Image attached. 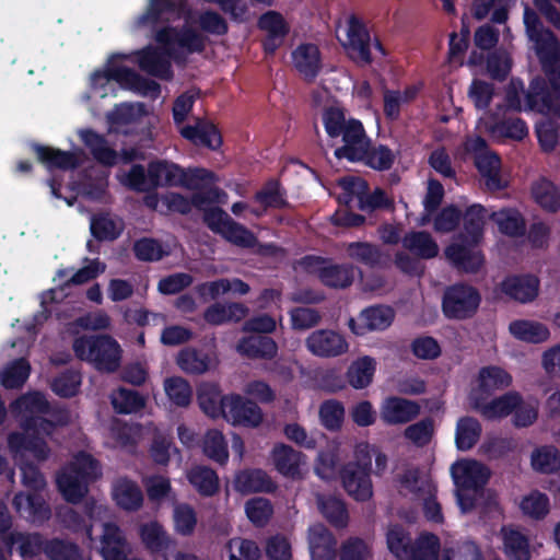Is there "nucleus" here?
I'll list each match as a JSON object with an SVG mask.
<instances>
[{"instance_id":"1","label":"nucleus","mask_w":560,"mask_h":560,"mask_svg":"<svg viewBox=\"0 0 560 560\" xmlns=\"http://www.w3.org/2000/svg\"><path fill=\"white\" fill-rule=\"evenodd\" d=\"M155 42L163 46V50L154 46H147L137 52L138 66L145 73L161 80L173 79L170 58L179 62L185 60L183 51L176 49V44L187 54H201L206 49L207 38L192 27L184 25L182 28L163 26L154 33Z\"/></svg>"},{"instance_id":"2","label":"nucleus","mask_w":560,"mask_h":560,"mask_svg":"<svg viewBox=\"0 0 560 560\" xmlns=\"http://www.w3.org/2000/svg\"><path fill=\"white\" fill-rule=\"evenodd\" d=\"M536 42L542 75L529 82L525 109L560 118V42L552 32L537 37Z\"/></svg>"},{"instance_id":"3","label":"nucleus","mask_w":560,"mask_h":560,"mask_svg":"<svg viewBox=\"0 0 560 560\" xmlns=\"http://www.w3.org/2000/svg\"><path fill=\"white\" fill-rule=\"evenodd\" d=\"M75 357L93 364L100 372H116L121 362V348L109 335H83L73 340Z\"/></svg>"},{"instance_id":"4","label":"nucleus","mask_w":560,"mask_h":560,"mask_svg":"<svg viewBox=\"0 0 560 560\" xmlns=\"http://www.w3.org/2000/svg\"><path fill=\"white\" fill-rule=\"evenodd\" d=\"M151 187H184L198 189L202 184L213 179V173L206 168L185 170L167 160H153L148 163Z\"/></svg>"},{"instance_id":"5","label":"nucleus","mask_w":560,"mask_h":560,"mask_svg":"<svg viewBox=\"0 0 560 560\" xmlns=\"http://www.w3.org/2000/svg\"><path fill=\"white\" fill-rule=\"evenodd\" d=\"M323 125L330 139L342 138L343 145L334 152L336 159H355L359 151L353 145L360 143L363 138V124L354 118L347 120L342 109L330 106L323 112Z\"/></svg>"},{"instance_id":"6","label":"nucleus","mask_w":560,"mask_h":560,"mask_svg":"<svg viewBox=\"0 0 560 560\" xmlns=\"http://www.w3.org/2000/svg\"><path fill=\"white\" fill-rule=\"evenodd\" d=\"M125 58L126 56L121 54L113 55L104 71L97 70L93 72V83L98 84L101 81H115L125 90L132 91L142 96H149L153 100L158 98L161 94V85L156 81L139 74L131 68L117 66L114 62L115 59L122 60Z\"/></svg>"},{"instance_id":"7","label":"nucleus","mask_w":560,"mask_h":560,"mask_svg":"<svg viewBox=\"0 0 560 560\" xmlns=\"http://www.w3.org/2000/svg\"><path fill=\"white\" fill-rule=\"evenodd\" d=\"M371 472L372 455L368 445L359 446L355 450V459L343 465L340 470L343 489L358 502H366L373 497Z\"/></svg>"},{"instance_id":"8","label":"nucleus","mask_w":560,"mask_h":560,"mask_svg":"<svg viewBox=\"0 0 560 560\" xmlns=\"http://www.w3.org/2000/svg\"><path fill=\"white\" fill-rule=\"evenodd\" d=\"M481 303L477 288L466 282H456L445 288L442 295V312L447 319L466 320L472 318Z\"/></svg>"},{"instance_id":"9","label":"nucleus","mask_w":560,"mask_h":560,"mask_svg":"<svg viewBox=\"0 0 560 560\" xmlns=\"http://www.w3.org/2000/svg\"><path fill=\"white\" fill-rule=\"evenodd\" d=\"M372 46L382 56H386L381 40L375 37L372 42L370 31L364 22L358 16L351 15L348 20L347 42L343 44L348 58L359 67L370 66L373 62Z\"/></svg>"},{"instance_id":"10","label":"nucleus","mask_w":560,"mask_h":560,"mask_svg":"<svg viewBox=\"0 0 560 560\" xmlns=\"http://www.w3.org/2000/svg\"><path fill=\"white\" fill-rule=\"evenodd\" d=\"M306 349L318 358H336L345 354L349 345L343 335L332 329H317L305 339Z\"/></svg>"},{"instance_id":"11","label":"nucleus","mask_w":560,"mask_h":560,"mask_svg":"<svg viewBox=\"0 0 560 560\" xmlns=\"http://www.w3.org/2000/svg\"><path fill=\"white\" fill-rule=\"evenodd\" d=\"M223 418L233 425L257 428L264 413L257 402L235 394L228 397Z\"/></svg>"},{"instance_id":"12","label":"nucleus","mask_w":560,"mask_h":560,"mask_svg":"<svg viewBox=\"0 0 560 560\" xmlns=\"http://www.w3.org/2000/svg\"><path fill=\"white\" fill-rule=\"evenodd\" d=\"M395 317V312L390 306L373 305L361 311L357 318H350L348 326L357 336H364L370 331L385 330L388 328Z\"/></svg>"},{"instance_id":"13","label":"nucleus","mask_w":560,"mask_h":560,"mask_svg":"<svg viewBox=\"0 0 560 560\" xmlns=\"http://www.w3.org/2000/svg\"><path fill=\"white\" fill-rule=\"evenodd\" d=\"M451 475L456 488L479 491L490 479L489 468L476 459L458 460L451 466Z\"/></svg>"},{"instance_id":"14","label":"nucleus","mask_w":560,"mask_h":560,"mask_svg":"<svg viewBox=\"0 0 560 560\" xmlns=\"http://www.w3.org/2000/svg\"><path fill=\"white\" fill-rule=\"evenodd\" d=\"M8 448L13 458L28 460L27 454H32L37 462H45L50 455L47 442L37 433L11 432L8 435Z\"/></svg>"},{"instance_id":"15","label":"nucleus","mask_w":560,"mask_h":560,"mask_svg":"<svg viewBox=\"0 0 560 560\" xmlns=\"http://www.w3.org/2000/svg\"><path fill=\"white\" fill-rule=\"evenodd\" d=\"M479 243L459 241L445 248V256L452 266L464 273H477L485 264V256L477 249Z\"/></svg>"},{"instance_id":"16","label":"nucleus","mask_w":560,"mask_h":560,"mask_svg":"<svg viewBox=\"0 0 560 560\" xmlns=\"http://www.w3.org/2000/svg\"><path fill=\"white\" fill-rule=\"evenodd\" d=\"M421 412V406L400 396L386 397L380 408L381 420L386 425L406 424L415 420Z\"/></svg>"},{"instance_id":"17","label":"nucleus","mask_w":560,"mask_h":560,"mask_svg":"<svg viewBox=\"0 0 560 560\" xmlns=\"http://www.w3.org/2000/svg\"><path fill=\"white\" fill-rule=\"evenodd\" d=\"M359 152L355 154V159H346L349 162H363L366 166L375 171H388L395 163L394 152L385 144H378L371 147V139L366 132H363V138L360 143L354 144Z\"/></svg>"},{"instance_id":"18","label":"nucleus","mask_w":560,"mask_h":560,"mask_svg":"<svg viewBox=\"0 0 560 560\" xmlns=\"http://www.w3.org/2000/svg\"><path fill=\"white\" fill-rule=\"evenodd\" d=\"M220 195H225L220 188L211 187L206 191L192 194L191 198L185 197L179 192H167L161 198V202L166 210L179 214H188L192 207L202 209V206L219 201Z\"/></svg>"},{"instance_id":"19","label":"nucleus","mask_w":560,"mask_h":560,"mask_svg":"<svg viewBox=\"0 0 560 560\" xmlns=\"http://www.w3.org/2000/svg\"><path fill=\"white\" fill-rule=\"evenodd\" d=\"M472 408L487 420L502 419L510 416L522 402V395L517 392H508L490 401L482 395L471 397Z\"/></svg>"},{"instance_id":"20","label":"nucleus","mask_w":560,"mask_h":560,"mask_svg":"<svg viewBox=\"0 0 560 560\" xmlns=\"http://www.w3.org/2000/svg\"><path fill=\"white\" fill-rule=\"evenodd\" d=\"M258 27L267 34L261 42L266 55H273L290 33V26L283 15L277 11H268L260 15Z\"/></svg>"},{"instance_id":"21","label":"nucleus","mask_w":560,"mask_h":560,"mask_svg":"<svg viewBox=\"0 0 560 560\" xmlns=\"http://www.w3.org/2000/svg\"><path fill=\"white\" fill-rule=\"evenodd\" d=\"M180 136L197 147L215 151L222 145L219 128L211 121L198 118L195 125H186L179 130Z\"/></svg>"},{"instance_id":"22","label":"nucleus","mask_w":560,"mask_h":560,"mask_svg":"<svg viewBox=\"0 0 560 560\" xmlns=\"http://www.w3.org/2000/svg\"><path fill=\"white\" fill-rule=\"evenodd\" d=\"M500 290L511 300L529 303L538 295L539 279L534 275L508 276L501 282Z\"/></svg>"},{"instance_id":"23","label":"nucleus","mask_w":560,"mask_h":560,"mask_svg":"<svg viewBox=\"0 0 560 560\" xmlns=\"http://www.w3.org/2000/svg\"><path fill=\"white\" fill-rule=\"evenodd\" d=\"M139 537L145 550L151 556L166 559L167 551L175 545L174 539L158 521L143 523L139 527Z\"/></svg>"},{"instance_id":"24","label":"nucleus","mask_w":560,"mask_h":560,"mask_svg":"<svg viewBox=\"0 0 560 560\" xmlns=\"http://www.w3.org/2000/svg\"><path fill=\"white\" fill-rule=\"evenodd\" d=\"M307 539L312 560H335L337 539L325 525L310 526Z\"/></svg>"},{"instance_id":"25","label":"nucleus","mask_w":560,"mask_h":560,"mask_svg":"<svg viewBox=\"0 0 560 560\" xmlns=\"http://www.w3.org/2000/svg\"><path fill=\"white\" fill-rule=\"evenodd\" d=\"M292 62L299 73L308 82L315 80L322 70V55L317 45L300 44L292 51Z\"/></svg>"},{"instance_id":"26","label":"nucleus","mask_w":560,"mask_h":560,"mask_svg":"<svg viewBox=\"0 0 560 560\" xmlns=\"http://www.w3.org/2000/svg\"><path fill=\"white\" fill-rule=\"evenodd\" d=\"M13 505L20 514H25V517L32 523L42 524L48 521L51 515L49 505L38 491L15 494Z\"/></svg>"},{"instance_id":"27","label":"nucleus","mask_w":560,"mask_h":560,"mask_svg":"<svg viewBox=\"0 0 560 560\" xmlns=\"http://www.w3.org/2000/svg\"><path fill=\"white\" fill-rule=\"evenodd\" d=\"M235 489L241 493H273L277 483L260 468L244 469L235 477Z\"/></svg>"},{"instance_id":"28","label":"nucleus","mask_w":560,"mask_h":560,"mask_svg":"<svg viewBox=\"0 0 560 560\" xmlns=\"http://www.w3.org/2000/svg\"><path fill=\"white\" fill-rule=\"evenodd\" d=\"M236 349L241 355L250 360H272L278 353L277 342L268 335L243 337Z\"/></svg>"},{"instance_id":"29","label":"nucleus","mask_w":560,"mask_h":560,"mask_svg":"<svg viewBox=\"0 0 560 560\" xmlns=\"http://www.w3.org/2000/svg\"><path fill=\"white\" fill-rule=\"evenodd\" d=\"M303 454L287 444H276L271 451V459L276 470L283 477L298 479L301 477Z\"/></svg>"},{"instance_id":"30","label":"nucleus","mask_w":560,"mask_h":560,"mask_svg":"<svg viewBox=\"0 0 560 560\" xmlns=\"http://www.w3.org/2000/svg\"><path fill=\"white\" fill-rule=\"evenodd\" d=\"M79 135L81 141L90 150L97 163L109 167L117 163V152L108 145L104 135L93 129H83Z\"/></svg>"},{"instance_id":"31","label":"nucleus","mask_w":560,"mask_h":560,"mask_svg":"<svg viewBox=\"0 0 560 560\" xmlns=\"http://www.w3.org/2000/svg\"><path fill=\"white\" fill-rule=\"evenodd\" d=\"M37 160L48 170H74L79 166V160L73 152L62 151L48 145L34 143L32 145Z\"/></svg>"},{"instance_id":"32","label":"nucleus","mask_w":560,"mask_h":560,"mask_svg":"<svg viewBox=\"0 0 560 560\" xmlns=\"http://www.w3.org/2000/svg\"><path fill=\"white\" fill-rule=\"evenodd\" d=\"M475 166L482 178L486 187L491 191H499L506 188V183L500 175L501 160L495 153H479L475 158Z\"/></svg>"},{"instance_id":"33","label":"nucleus","mask_w":560,"mask_h":560,"mask_svg":"<svg viewBox=\"0 0 560 560\" xmlns=\"http://www.w3.org/2000/svg\"><path fill=\"white\" fill-rule=\"evenodd\" d=\"M113 498L116 504L129 512L138 511L143 504V494L137 482L121 478L113 487Z\"/></svg>"},{"instance_id":"34","label":"nucleus","mask_w":560,"mask_h":560,"mask_svg":"<svg viewBox=\"0 0 560 560\" xmlns=\"http://www.w3.org/2000/svg\"><path fill=\"white\" fill-rule=\"evenodd\" d=\"M486 212L483 206L475 203L469 206L464 214L462 213L464 226L463 232L458 235V241L480 243L483 236Z\"/></svg>"},{"instance_id":"35","label":"nucleus","mask_w":560,"mask_h":560,"mask_svg":"<svg viewBox=\"0 0 560 560\" xmlns=\"http://www.w3.org/2000/svg\"><path fill=\"white\" fill-rule=\"evenodd\" d=\"M189 483L205 498L215 495L220 490V480L217 471L208 466L197 465L187 474Z\"/></svg>"},{"instance_id":"36","label":"nucleus","mask_w":560,"mask_h":560,"mask_svg":"<svg viewBox=\"0 0 560 560\" xmlns=\"http://www.w3.org/2000/svg\"><path fill=\"white\" fill-rule=\"evenodd\" d=\"M509 331L517 340L527 343H541L550 337V331L545 324L528 319L511 322Z\"/></svg>"},{"instance_id":"37","label":"nucleus","mask_w":560,"mask_h":560,"mask_svg":"<svg viewBox=\"0 0 560 560\" xmlns=\"http://www.w3.org/2000/svg\"><path fill=\"white\" fill-rule=\"evenodd\" d=\"M57 487L65 500L70 503H79L89 491V481L66 468L57 476Z\"/></svg>"},{"instance_id":"38","label":"nucleus","mask_w":560,"mask_h":560,"mask_svg":"<svg viewBox=\"0 0 560 560\" xmlns=\"http://www.w3.org/2000/svg\"><path fill=\"white\" fill-rule=\"evenodd\" d=\"M228 397L230 395L222 396L218 386L213 384H203L197 393L200 409L212 419L224 417Z\"/></svg>"},{"instance_id":"39","label":"nucleus","mask_w":560,"mask_h":560,"mask_svg":"<svg viewBox=\"0 0 560 560\" xmlns=\"http://www.w3.org/2000/svg\"><path fill=\"white\" fill-rule=\"evenodd\" d=\"M402 246L415 256L431 259L438 256L439 246L427 231H411L402 237Z\"/></svg>"},{"instance_id":"40","label":"nucleus","mask_w":560,"mask_h":560,"mask_svg":"<svg viewBox=\"0 0 560 560\" xmlns=\"http://www.w3.org/2000/svg\"><path fill=\"white\" fill-rule=\"evenodd\" d=\"M8 545L18 551L24 559H32L42 552L45 553L46 540L38 533H10L7 540Z\"/></svg>"},{"instance_id":"41","label":"nucleus","mask_w":560,"mask_h":560,"mask_svg":"<svg viewBox=\"0 0 560 560\" xmlns=\"http://www.w3.org/2000/svg\"><path fill=\"white\" fill-rule=\"evenodd\" d=\"M376 370V361L372 357L364 355L354 360L346 372L348 383L355 389L366 388L373 381Z\"/></svg>"},{"instance_id":"42","label":"nucleus","mask_w":560,"mask_h":560,"mask_svg":"<svg viewBox=\"0 0 560 560\" xmlns=\"http://www.w3.org/2000/svg\"><path fill=\"white\" fill-rule=\"evenodd\" d=\"M482 433L480 422L470 416L460 417L456 423L455 445L458 451L471 450L479 441Z\"/></svg>"},{"instance_id":"43","label":"nucleus","mask_w":560,"mask_h":560,"mask_svg":"<svg viewBox=\"0 0 560 560\" xmlns=\"http://www.w3.org/2000/svg\"><path fill=\"white\" fill-rule=\"evenodd\" d=\"M479 394L490 395L497 389H503L511 385L512 376L500 366H483L478 374Z\"/></svg>"},{"instance_id":"44","label":"nucleus","mask_w":560,"mask_h":560,"mask_svg":"<svg viewBox=\"0 0 560 560\" xmlns=\"http://www.w3.org/2000/svg\"><path fill=\"white\" fill-rule=\"evenodd\" d=\"M388 550L397 560H407L411 557L415 540L410 533L400 524L392 525L386 533Z\"/></svg>"},{"instance_id":"45","label":"nucleus","mask_w":560,"mask_h":560,"mask_svg":"<svg viewBox=\"0 0 560 560\" xmlns=\"http://www.w3.org/2000/svg\"><path fill=\"white\" fill-rule=\"evenodd\" d=\"M318 509L334 527L345 528L348 525L349 514L341 499L334 495H322L318 498Z\"/></svg>"},{"instance_id":"46","label":"nucleus","mask_w":560,"mask_h":560,"mask_svg":"<svg viewBox=\"0 0 560 560\" xmlns=\"http://www.w3.org/2000/svg\"><path fill=\"white\" fill-rule=\"evenodd\" d=\"M318 278L326 287L345 289L352 284L354 273L350 265L330 264L318 270Z\"/></svg>"},{"instance_id":"47","label":"nucleus","mask_w":560,"mask_h":560,"mask_svg":"<svg viewBox=\"0 0 560 560\" xmlns=\"http://www.w3.org/2000/svg\"><path fill=\"white\" fill-rule=\"evenodd\" d=\"M488 131L495 138L522 141L528 136V127L520 117H503L488 127Z\"/></svg>"},{"instance_id":"48","label":"nucleus","mask_w":560,"mask_h":560,"mask_svg":"<svg viewBox=\"0 0 560 560\" xmlns=\"http://www.w3.org/2000/svg\"><path fill=\"white\" fill-rule=\"evenodd\" d=\"M532 196L544 210L551 213L560 210V190L552 182L541 178L534 183Z\"/></svg>"},{"instance_id":"49","label":"nucleus","mask_w":560,"mask_h":560,"mask_svg":"<svg viewBox=\"0 0 560 560\" xmlns=\"http://www.w3.org/2000/svg\"><path fill=\"white\" fill-rule=\"evenodd\" d=\"M254 199L264 209H285L289 207L287 191L278 179H269L261 189L255 192Z\"/></svg>"},{"instance_id":"50","label":"nucleus","mask_w":560,"mask_h":560,"mask_svg":"<svg viewBox=\"0 0 560 560\" xmlns=\"http://www.w3.org/2000/svg\"><path fill=\"white\" fill-rule=\"evenodd\" d=\"M492 219L498 224L500 232L511 237H521L525 235V219L516 209H502L492 214Z\"/></svg>"},{"instance_id":"51","label":"nucleus","mask_w":560,"mask_h":560,"mask_svg":"<svg viewBox=\"0 0 560 560\" xmlns=\"http://www.w3.org/2000/svg\"><path fill=\"white\" fill-rule=\"evenodd\" d=\"M178 366L188 374H203L209 370L210 357L202 350L185 348L177 357Z\"/></svg>"},{"instance_id":"52","label":"nucleus","mask_w":560,"mask_h":560,"mask_svg":"<svg viewBox=\"0 0 560 560\" xmlns=\"http://www.w3.org/2000/svg\"><path fill=\"white\" fill-rule=\"evenodd\" d=\"M504 552L511 560H529V540L517 529H502Z\"/></svg>"},{"instance_id":"53","label":"nucleus","mask_w":560,"mask_h":560,"mask_svg":"<svg viewBox=\"0 0 560 560\" xmlns=\"http://www.w3.org/2000/svg\"><path fill=\"white\" fill-rule=\"evenodd\" d=\"M112 405L117 413L130 415L145 406V398L136 389L119 387L112 396Z\"/></svg>"},{"instance_id":"54","label":"nucleus","mask_w":560,"mask_h":560,"mask_svg":"<svg viewBox=\"0 0 560 560\" xmlns=\"http://www.w3.org/2000/svg\"><path fill=\"white\" fill-rule=\"evenodd\" d=\"M349 258L366 267L374 268L381 264L382 252L375 244L369 242H352L346 246Z\"/></svg>"},{"instance_id":"55","label":"nucleus","mask_w":560,"mask_h":560,"mask_svg":"<svg viewBox=\"0 0 560 560\" xmlns=\"http://www.w3.org/2000/svg\"><path fill=\"white\" fill-rule=\"evenodd\" d=\"M90 231L93 237L98 242L115 241L122 233V226L108 213H98L92 217Z\"/></svg>"},{"instance_id":"56","label":"nucleus","mask_w":560,"mask_h":560,"mask_svg":"<svg viewBox=\"0 0 560 560\" xmlns=\"http://www.w3.org/2000/svg\"><path fill=\"white\" fill-rule=\"evenodd\" d=\"M440 538L433 533H421L413 542L407 560H439Z\"/></svg>"},{"instance_id":"57","label":"nucleus","mask_w":560,"mask_h":560,"mask_svg":"<svg viewBox=\"0 0 560 560\" xmlns=\"http://www.w3.org/2000/svg\"><path fill=\"white\" fill-rule=\"evenodd\" d=\"M31 373V364L24 358L13 360L1 372V384L8 389L21 388Z\"/></svg>"},{"instance_id":"58","label":"nucleus","mask_w":560,"mask_h":560,"mask_svg":"<svg viewBox=\"0 0 560 560\" xmlns=\"http://www.w3.org/2000/svg\"><path fill=\"white\" fill-rule=\"evenodd\" d=\"M45 555L49 560H85L82 549L75 542L61 538L46 540Z\"/></svg>"},{"instance_id":"59","label":"nucleus","mask_w":560,"mask_h":560,"mask_svg":"<svg viewBox=\"0 0 560 560\" xmlns=\"http://www.w3.org/2000/svg\"><path fill=\"white\" fill-rule=\"evenodd\" d=\"M203 454L213 462L224 465L229 459L228 443L219 430H209L203 439Z\"/></svg>"},{"instance_id":"60","label":"nucleus","mask_w":560,"mask_h":560,"mask_svg":"<svg viewBox=\"0 0 560 560\" xmlns=\"http://www.w3.org/2000/svg\"><path fill=\"white\" fill-rule=\"evenodd\" d=\"M164 390L170 401L177 407H187L191 402L192 388L190 384L180 376L167 377L164 381Z\"/></svg>"},{"instance_id":"61","label":"nucleus","mask_w":560,"mask_h":560,"mask_svg":"<svg viewBox=\"0 0 560 560\" xmlns=\"http://www.w3.org/2000/svg\"><path fill=\"white\" fill-rule=\"evenodd\" d=\"M81 374L73 370H66L58 374L51 382V390L59 397H74L81 386Z\"/></svg>"},{"instance_id":"62","label":"nucleus","mask_w":560,"mask_h":560,"mask_svg":"<svg viewBox=\"0 0 560 560\" xmlns=\"http://www.w3.org/2000/svg\"><path fill=\"white\" fill-rule=\"evenodd\" d=\"M534 470L550 474L560 470V453L555 446H542L532 454Z\"/></svg>"},{"instance_id":"63","label":"nucleus","mask_w":560,"mask_h":560,"mask_svg":"<svg viewBox=\"0 0 560 560\" xmlns=\"http://www.w3.org/2000/svg\"><path fill=\"white\" fill-rule=\"evenodd\" d=\"M220 235L229 243L243 248H252L257 243L255 234L233 219L228 222Z\"/></svg>"},{"instance_id":"64","label":"nucleus","mask_w":560,"mask_h":560,"mask_svg":"<svg viewBox=\"0 0 560 560\" xmlns=\"http://www.w3.org/2000/svg\"><path fill=\"white\" fill-rule=\"evenodd\" d=\"M520 508L525 515L534 520H542L549 513V498L547 494L534 490L522 499Z\"/></svg>"}]
</instances>
